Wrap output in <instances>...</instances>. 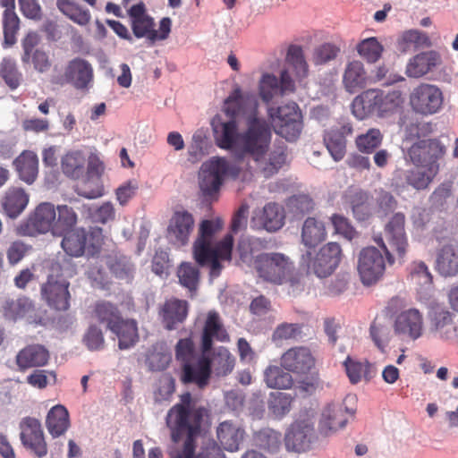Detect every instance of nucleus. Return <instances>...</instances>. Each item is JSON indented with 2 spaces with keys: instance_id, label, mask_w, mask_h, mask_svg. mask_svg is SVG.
Returning <instances> with one entry per match:
<instances>
[{
  "instance_id": "nucleus-55",
  "label": "nucleus",
  "mask_w": 458,
  "mask_h": 458,
  "mask_svg": "<svg viewBox=\"0 0 458 458\" xmlns=\"http://www.w3.org/2000/svg\"><path fill=\"white\" fill-rule=\"evenodd\" d=\"M286 62L293 67L297 77L304 78L308 75L309 66L301 47L291 45L287 51Z\"/></svg>"
},
{
  "instance_id": "nucleus-39",
  "label": "nucleus",
  "mask_w": 458,
  "mask_h": 458,
  "mask_svg": "<svg viewBox=\"0 0 458 458\" xmlns=\"http://www.w3.org/2000/svg\"><path fill=\"white\" fill-rule=\"evenodd\" d=\"M58 10L68 19L80 26H87L91 20L90 12L72 0H57Z\"/></svg>"
},
{
  "instance_id": "nucleus-24",
  "label": "nucleus",
  "mask_w": 458,
  "mask_h": 458,
  "mask_svg": "<svg viewBox=\"0 0 458 458\" xmlns=\"http://www.w3.org/2000/svg\"><path fill=\"white\" fill-rule=\"evenodd\" d=\"M49 358L50 353L46 346L39 344H31L18 352L15 363L19 371L24 372L29 369L46 366Z\"/></svg>"
},
{
  "instance_id": "nucleus-48",
  "label": "nucleus",
  "mask_w": 458,
  "mask_h": 458,
  "mask_svg": "<svg viewBox=\"0 0 458 458\" xmlns=\"http://www.w3.org/2000/svg\"><path fill=\"white\" fill-rule=\"evenodd\" d=\"M2 25L4 33V47H11L17 41V34L20 30V18L15 11H4L2 14Z\"/></svg>"
},
{
  "instance_id": "nucleus-22",
  "label": "nucleus",
  "mask_w": 458,
  "mask_h": 458,
  "mask_svg": "<svg viewBox=\"0 0 458 458\" xmlns=\"http://www.w3.org/2000/svg\"><path fill=\"white\" fill-rule=\"evenodd\" d=\"M193 225L194 219L191 213L187 211L175 212L167 228L169 241L177 247L186 245L193 230Z\"/></svg>"
},
{
  "instance_id": "nucleus-61",
  "label": "nucleus",
  "mask_w": 458,
  "mask_h": 458,
  "mask_svg": "<svg viewBox=\"0 0 458 458\" xmlns=\"http://www.w3.org/2000/svg\"><path fill=\"white\" fill-rule=\"evenodd\" d=\"M259 445L270 452H275L279 448L281 443V434L270 428L262 429L257 435Z\"/></svg>"
},
{
  "instance_id": "nucleus-58",
  "label": "nucleus",
  "mask_w": 458,
  "mask_h": 458,
  "mask_svg": "<svg viewBox=\"0 0 458 458\" xmlns=\"http://www.w3.org/2000/svg\"><path fill=\"white\" fill-rule=\"evenodd\" d=\"M340 52V48L334 44L325 43L314 49L312 61L316 65L327 64L334 60Z\"/></svg>"
},
{
  "instance_id": "nucleus-23",
  "label": "nucleus",
  "mask_w": 458,
  "mask_h": 458,
  "mask_svg": "<svg viewBox=\"0 0 458 458\" xmlns=\"http://www.w3.org/2000/svg\"><path fill=\"white\" fill-rule=\"evenodd\" d=\"M214 340L226 343L229 342L230 336L221 321L219 314L216 311H209L201 335V351L203 353L211 351Z\"/></svg>"
},
{
  "instance_id": "nucleus-27",
  "label": "nucleus",
  "mask_w": 458,
  "mask_h": 458,
  "mask_svg": "<svg viewBox=\"0 0 458 458\" xmlns=\"http://www.w3.org/2000/svg\"><path fill=\"white\" fill-rule=\"evenodd\" d=\"M284 210L274 202L266 204L259 216L252 218V226L265 229L267 232H276L284 225Z\"/></svg>"
},
{
  "instance_id": "nucleus-12",
  "label": "nucleus",
  "mask_w": 458,
  "mask_h": 458,
  "mask_svg": "<svg viewBox=\"0 0 458 458\" xmlns=\"http://www.w3.org/2000/svg\"><path fill=\"white\" fill-rule=\"evenodd\" d=\"M443 101V92L433 84L420 83L410 94L411 109L422 115L437 114L441 109Z\"/></svg>"
},
{
  "instance_id": "nucleus-18",
  "label": "nucleus",
  "mask_w": 458,
  "mask_h": 458,
  "mask_svg": "<svg viewBox=\"0 0 458 458\" xmlns=\"http://www.w3.org/2000/svg\"><path fill=\"white\" fill-rule=\"evenodd\" d=\"M404 214L397 212L391 216L384 227L385 238L399 259H403L409 249Z\"/></svg>"
},
{
  "instance_id": "nucleus-44",
  "label": "nucleus",
  "mask_w": 458,
  "mask_h": 458,
  "mask_svg": "<svg viewBox=\"0 0 458 458\" xmlns=\"http://www.w3.org/2000/svg\"><path fill=\"white\" fill-rule=\"evenodd\" d=\"M346 198L357 220L365 221L369 218L372 209L368 193L362 191H356L349 193Z\"/></svg>"
},
{
  "instance_id": "nucleus-25",
  "label": "nucleus",
  "mask_w": 458,
  "mask_h": 458,
  "mask_svg": "<svg viewBox=\"0 0 458 458\" xmlns=\"http://www.w3.org/2000/svg\"><path fill=\"white\" fill-rule=\"evenodd\" d=\"M353 129L351 123H344L339 128H333L324 135L325 145L335 162L341 161L346 154V137L352 135Z\"/></svg>"
},
{
  "instance_id": "nucleus-4",
  "label": "nucleus",
  "mask_w": 458,
  "mask_h": 458,
  "mask_svg": "<svg viewBox=\"0 0 458 458\" xmlns=\"http://www.w3.org/2000/svg\"><path fill=\"white\" fill-rule=\"evenodd\" d=\"M254 267L263 281L281 285L289 284L291 293L303 291L301 276L295 271L291 259L280 252L261 253L255 258Z\"/></svg>"
},
{
  "instance_id": "nucleus-30",
  "label": "nucleus",
  "mask_w": 458,
  "mask_h": 458,
  "mask_svg": "<svg viewBox=\"0 0 458 458\" xmlns=\"http://www.w3.org/2000/svg\"><path fill=\"white\" fill-rule=\"evenodd\" d=\"M395 330L400 334L409 335L415 340L421 336L423 318L416 309H410L400 313L395 319Z\"/></svg>"
},
{
  "instance_id": "nucleus-14",
  "label": "nucleus",
  "mask_w": 458,
  "mask_h": 458,
  "mask_svg": "<svg viewBox=\"0 0 458 458\" xmlns=\"http://www.w3.org/2000/svg\"><path fill=\"white\" fill-rule=\"evenodd\" d=\"M69 286L70 283L62 275H48L40 288L41 297L50 308L65 311L70 307Z\"/></svg>"
},
{
  "instance_id": "nucleus-47",
  "label": "nucleus",
  "mask_w": 458,
  "mask_h": 458,
  "mask_svg": "<svg viewBox=\"0 0 458 458\" xmlns=\"http://www.w3.org/2000/svg\"><path fill=\"white\" fill-rule=\"evenodd\" d=\"M212 370L217 377H225L230 374L235 366V358L225 347H218L211 359Z\"/></svg>"
},
{
  "instance_id": "nucleus-45",
  "label": "nucleus",
  "mask_w": 458,
  "mask_h": 458,
  "mask_svg": "<svg viewBox=\"0 0 458 458\" xmlns=\"http://www.w3.org/2000/svg\"><path fill=\"white\" fill-rule=\"evenodd\" d=\"M0 78L12 90L16 89L23 81V75L19 70L14 59L4 57L0 62Z\"/></svg>"
},
{
  "instance_id": "nucleus-19",
  "label": "nucleus",
  "mask_w": 458,
  "mask_h": 458,
  "mask_svg": "<svg viewBox=\"0 0 458 458\" xmlns=\"http://www.w3.org/2000/svg\"><path fill=\"white\" fill-rule=\"evenodd\" d=\"M280 361L284 369L297 375H306L315 367V358L304 346L290 348L282 355Z\"/></svg>"
},
{
  "instance_id": "nucleus-43",
  "label": "nucleus",
  "mask_w": 458,
  "mask_h": 458,
  "mask_svg": "<svg viewBox=\"0 0 458 458\" xmlns=\"http://www.w3.org/2000/svg\"><path fill=\"white\" fill-rule=\"evenodd\" d=\"M290 371L282 366L270 365L264 371V380L269 388L289 389L293 385Z\"/></svg>"
},
{
  "instance_id": "nucleus-36",
  "label": "nucleus",
  "mask_w": 458,
  "mask_h": 458,
  "mask_svg": "<svg viewBox=\"0 0 458 458\" xmlns=\"http://www.w3.org/2000/svg\"><path fill=\"white\" fill-rule=\"evenodd\" d=\"M438 173L430 167L414 166L404 171L403 176L408 186L417 191H424L429 187Z\"/></svg>"
},
{
  "instance_id": "nucleus-26",
  "label": "nucleus",
  "mask_w": 458,
  "mask_h": 458,
  "mask_svg": "<svg viewBox=\"0 0 458 458\" xmlns=\"http://www.w3.org/2000/svg\"><path fill=\"white\" fill-rule=\"evenodd\" d=\"M348 409L344 403H332L327 405L319 421V432L328 436L345 427L347 423L346 413Z\"/></svg>"
},
{
  "instance_id": "nucleus-20",
  "label": "nucleus",
  "mask_w": 458,
  "mask_h": 458,
  "mask_svg": "<svg viewBox=\"0 0 458 458\" xmlns=\"http://www.w3.org/2000/svg\"><path fill=\"white\" fill-rule=\"evenodd\" d=\"M430 331L445 341L458 337V327L454 322V315L445 309H435L429 315Z\"/></svg>"
},
{
  "instance_id": "nucleus-1",
  "label": "nucleus",
  "mask_w": 458,
  "mask_h": 458,
  "mask_svg": "<svg viewBox=\"0 0 458 458\" xmlns=\"http://www.w3.org/2000/svg\"><path fill=\"white\" fill-rule=\"evenodd\" d=\"M226 112L233 116L226 122L213 119L216 145L229 150L233 157L230 163L225 157H213L202 164L199 173V188L203 196L212 199L220 190L225 175L236 178L241 172L250 169V160L259 165L267 156L272 140V131L269 123L259 117L255 108L245 120V129L238 131L234 119L238 111L227 106Z\"/></svg>"
},
{
  "instance_id": "nucleus-49",
  "label": "nucleus",
  "mask_w": 458,
  "mask_h": 458,
  "mask_svg": "<svg viewBox=\"0 0 458 458\" xmlns=\"http://www.w3.org/2000/svg\"><path fill=\"white\" fill-rule=\"evenodd\" d=\"M356 50L359 55L369 64L377 63L382 56L384 46L376 37H370L361 40Z\"/></svg>"
},
{
  "instance_id": "nucleus-46",
  "label": "nucleus",
  "mask_w": 458,
  "mask_h": 458,
  "mask_svg": "<svg viewBox=\"0 0 458 458\" xmlns=\"http://www.w3.org/2000/svg\"><path fill=\"white\" fill-rule=\"evenodd\" d=\"M32 310V301L26 297H21L16 300L7 299L3 305L4 316L5 318L13 321L25 317Z\"/></svg>"
},
{
  "instance_id": "nucleus-13",
  "label": "nucleus",
  "mask_w": 458,
  "mask_h": 458,
  "mask_svg": "<svg viewBox=\"0 0 458 458\" xmlns=\"http://www.w3.org/2000/svg\"><path fill=\"white\" fill-rule=\"evenodd\" d=\"M19 428L23 447L37 458L47 456L48 448L39 420L25 417L20 421Z\"/></svg>"
},
{
  "instance_id": "nucleus-32",
  "label": "nucleus",
  "mask_w": 458,
  "mask_h": 458,
  "mask_svg": "<svg viewBox=\"0 0 458 458\" xmlns=\"http://www.w3.org/2000/svg\"><path fill=\"white\" fill-rule=\"evenodd\" d=\"M13 165L19 178L27 184H32L38 174V156L30 150H24L14 160Z\"/></svg>"
},
{
  "instance_id": "nucleus-29",
  "label": "nucleus",
  "mask_w": 458,
  "mask_h": 458,
  "mask_svg": "<svg viewBox=\"0 0 458 458\" xmlns=\"http://www.w3.org/2000/svg\"><path fill=\"white\" fill-rule=\"evenodd\" d=\"M436 269L445 277L458 275L457 242H449L439 249L437 254Z\"/></svg>"
},
{
  "instance_id": "nucleus-38",
  "label": "nucleus",
  "mask_w": 458,
  "mask_h": 458,
  "mask_svg": "<svg viewBox=\"0 0 458 458\" xmlns=\"http://www.w3.org/2000/svg\"><path fill=\"white\" fill-rule=\"evenodd\" d=\"M344 367L350 382L353 385L360 383L362 378L369 381L375 375L372 365L367 360L360 361L347 356Z\"/></svg>"
},
{
  "instance_id": "nucleus-8",
  "label": "nucleus",
  "mask_w": 458,
  "mask_h": 458,
  "mask_svg": "<svg viewBox=\"0 0 458 458\" xmlns=\"http://www.w3.org/2000/svg\"><path fill=\"white\" fill-rule=\"evenodd\" d=\"M267 114L278 135L289 141L299 138L302 129V114L295 102L269 107Z\"/></svg>"
},
{
  "instance_id": "nucleus-60",
  "label": "nucleus",
  "mask_w": 458,
  "mask_h": 458,
  "mask_svg": "<svg viewBox=\"0 0 458 458\" xmlns=\"http://www.w3.org/2000/svg\"><path fill=\"white\" fill-rule=\"evenodd\" d=\"M27 383L34 387L43 389L47 386L50 380L55 384L56 381L55 372L45 369H36L27 377Z\"/></svg>"
},
{
  "instance_id": "nucleus-52",
  "label": "nucleus",
  "mask_w": 458,
  "mask_h": 458,
  "mask_svg": "<svg viewBox=\"0 0 458 458\" xmlns=\"http://www.w3.org/2000/svg\"><path fill=\"white\" fill-rule=\"evenodd\" d=\"M172 361L171 352L164 346H154L147 356L146 363L151 371H163Z\"/></svg>"
},
{
  "instance_id": "nucleus-9",
  "label": "nucleus",
  "mask_w": 458,
  "mask_h": 458,
  "mask_svg": "<svg viewBox=\"0 0 458 458\" xmlns=\"http://www.w3.org/2000/svg\"><path fill=\"white\" fill-rule=\"evenodd\" d=\"M342 249L336 242H328L313 256L307 251L301 256V266L307 267L318 277H327L334 273L342 259Z\"/></svg>"
},
{
  "instance_id": "nucleus-31",
  "label": "nucleus",
  "mask_w": 458,
  "mask_h": 458,
  "mask_svg": "<svg viewBox=\"0 0 458 458\" xmlns=\"http://www.w3.org/2000/svg\"><path fill=\"white\" fill-rule=\"evenodd\" d=\"M30 201V195L24 189L19 187L9 188L1 201L5 215L10 218L18 217L26 208Z\"/></svg>"
},
{
  "instance_id": "nucleus-15",
  "label": "nucleus",
  "mask_w": 458,
  "mask_h": 458,
  "mask_svg": "<svg viewBox=\"0 0 458 458\" xmlns=\"http://www.w3.org/2000/svg\"><path fill=\"white\" fill-rule=\"evenodd\" d=\"M386 260L376 247H367L360 250L358 260V272L365 285L377 283L384 275Z\"/></svg>"
},
{
  "instance_id": "nucleus-63",
  "label": "nucleus",
  "mask_w": 458,
  "mask_h": 458,
  "mask_svg": "<svg viewBox=\"0 0 458 458\" xmlns=\"http://www.w3.org/2000/svg\"><path fill=\"white\" fill-rule=\"evenodd\" d=\"M289 207L296 215L304 216L313 210L314 201L306 194L293 196L289 200Z\"/></svg>"
},
{
  "instance_id": "nucleus-41",
  "label": "nucleus",
  "mask_w": 458,
  "mask_h": 458,
  "mask_svg": "<svg viewBox=\"0 0 458 458\" xmlns=\"http://www.w3.org/2000/svg\"><path fill=\"white\" fill-rule=\"evenodd\" d=\"M57 216L53 227V235L62 236L64 233L74 230L73 227L78 222V216L74 209L67 205H58L55 208Z\"/></svg>"
},
{
  "instance_id": "nucleus-64",
  "label": "nucleus",
  "mask_w": 458,
  "mask_h": 458,
  "mask_svg": "<svg viewBox=\"0 0 458 458\" xmlns=\"http://www.w3.org/2000/svg\"><path fill=\"white\" fill-rule=\"evenodd\" d=\"M372 80L374 82H381L383 85H392L404 81V78L391 72L386 65H379L373 71Z\"/></svg>"
},
{
  "instance_id": "nucleus-56",
  "label": "nucleus",
  "mask_w": 458,
  "mask_h": 458,
  "mask_svg": "<svg viewBox=\"0 0 458 458\" xmlns=\"http://www.w3.org/2000/svg\"><path fill=\"white\" fill-rule=\"evenodd\" d=\"M293 399V396L287 393H271L268 409L276 417L281 418L290 411Z\"/></svg>"
},
{
  "instance_id": "nucleus-5",
  "label": "nucleus",
  "mask_w": 458,
  "mask_h": 458,
  "mask_svg": "<svg viewBox=\"0 0 458 458\" xmlns=\"http://www.w3.org/2000/svg\"><path fill=\"white\" fill-rule=\"evenodd\" d=\"M403 104L404 98L401 90L369 89L354 98L352 112L356 118L362 120L375 113L379 116L394 114L403 108Z\"/></svg>"
},
{
  "instance_id": "nucleus-50",
  "label": "nucleus",
  "mask_w": 458,
  "mask_h": 458,
  "mask_svg": "<svg viewBox=\"0 0 458 458\" xmlns=\"http://www.w3.org/2000/svg\"><path fill=\"white\" fill-rule=\"evenodd\" d=\"M383 139L379 129L371 128L356 137V148L360 153L371 154L382 144Z\"/></svg>"
},
{
  "instance_id": "nucleus-42",
  "label": "nucleus",
  "mask_w": 458,
  "mask_h": 458,
  "mask_svg": "<svg viewBox=\"0 0 458 458\" xmlns=\"http://www.w3.org/2000/svg\"><path fill=\"white\" fill-rule=\"evenodd\" d=\"M327 232L322 222L308 217L303 224L301 240L305 246L315 247L326 239Z\"/></svg>"
},
{
  "instance_id": "nucleus-16",
  "label": "nucleus",
  "mask_w": 458,
  "mask_h": 458,
  "mask_svg": "<svg viewBox=\"0 0 458 458\" xmlns=\"http://www.w3.org/2000/svg\"><path fill=\"white\" fill-rule=\"evenodd\" d=\"M93 81V68L85 59L75 57L68 62L64 75L53 76L51 82L59 86L72 83L77 89H85Z\"/></svg>"
},
{
  "instance_id": "nucleus-37",
  "label": "nucleus",
  "mask_w": 458,
  "mask_h": 458,
  "mask_svg": "<svg viewBox=\"0 0 458 458\" xmlns=\"http://www.w3.org/2000/svg\"><path fill=\"white\" fill-rule=\"evenodd\" d=\"M438 60L439 55L434 51L420 53L410 60L406 74L412 78L422 77L437 64Z\"/></svg>"
},
{
  "instance_id": "nucleus-28",
  "label": "nucleus",
  "mask_w": 458,
  "mask_h": 458,
  "mask_svg": "<svg viewBox=\"0 0 458 458\" xmlns=\"http://www.w3.org/2000/svg\"><path fill=\"white\" fill-rule=\"evenodd\" d=\"M189 304L186 301L170 299L165 301L159 312L162 323L167 330H174L182 323L188 315Z\"/></svg>"
},
{
  "instance_id": "nucleus-10",
  "label": "nucleus",
  "mask_w": 458,
  "mask_h": 458,
  "mask_svg": "<svg viewBox=\"0 0 458 458\" xmlns=\"http://www.w3.org/2000/svg\"><path fill=\"white\" fill-rule=\"evenodd\" d=\"M446 153L445 146L440 140H418L407 149L406 160L413 166H426L440 171V160Z\"/></svg>"
},
{
  "instance_id": "nucleus-35",
  "label": "nucleus",
  "mask_w": 458,
  "mask_h": 458,
  "mask_svg": "<svg viewBox=\"0 0 458 458\" xmlns=\"http://www.w3.org/2000/svg\"><path fill=\"white\" fill-rule=\"evenodd\" d=\"M216 437L224 449L234 452L239 449L243 438V430L232 421L221 422L216 428Z\"/></svg>"
},
{
  "instance_id": "nucleus-40",
  "label": "nucleus",
  "mask_w": 458,
  "mask_h": 458,
  "mask_svg": "<svg viewBox=\"0 0 458 458\" xmlns=\"http://www.w3.org/2000/svg\"><path fill=\"white\" fill-rule=\"evenodd\" d=\"M85 162L86 159L81 151H70L62 157V171L69 178L80 179L85 172Z\"/></svg>"
},
{
  "instance_id": "nucleus-59",
  "label": "nucleus",
  "mask_w": 458,
  "mask_h": 458,
  "mask_svg": "<svg viewBox=\"0 0 458 458\" xmlns=\"http://www.w3.org/2000/svg\"><path fill=\"white\" fill-rule=\"evenodd\" d=\"M278 91H280L278 79L273 74H264L259 83L261 98L269 102Z\"/></svg>"
},
{
  "instance_id": "nucleus-11",
  "label": "nucleus",
  "mask_w": 458,
  "mask_h": 458,
  "mask_svg": "<svg viewBox=\"0 0 458 458\" xmlns=\"http://www.w3.org/2000/svg\"><path fill=\"white\" fill-rule=\"evenodd\" d=\"M55 218L56 213L54 204L41 202L19 225L18 233L22 236H36L48 232L53 233Z\"/></svg>"
},
{
  "instance_id": "nucleus-33",
  "label": "nucleus",
  "mask_w": 458,
  "mask_h": 458,
  "mask_svg": "<svg viewBox=\"0 0 458 458\" xmlns=\"http://www.w3.org/2000/svg\"><path fill=\"white\" fill-rule=\"evenodd\" d=\"M344 86L349 93H354L367 85L366 71L360 61L349 62L343 75Z\"/></svg>"
},
{
  "instance_id": "nucleus-2",
  "label": "nucleus",
  "mask_w": 458,
  "mask_h": 458,
  "mask_svg": "<svg viewBox=\"0 0 458 458\" xmlns=\"http://www.w3.org/2000/svg\"><path fill=\"white\" fill-rule=\"evenodd\" d=\"M210 411L203 405H199L196 398L186 392L180 396V403L174 404L166 415V425L171 429L174 442H178L186 436L182 450L171 451V458H225L221 449L215 444L203 447L194 456V437L199 434L201 424L208 418Z\"/></svg>"
},
{
  "instance_id": "nucleus-21",
  "label": "nucleus",
  "mask_w": 458,
  "mask_h": 458,
  "mask_svg": "<svg viewBox=\"0 0 458 458\" xmlns=\"http://www.w3.org/2000/svg\"><path fill=\"white\" fill-rule=\"evenodd\" d=\"M314 427L308 420H298L291 425L284 437L287 450L297 453L309 449Z\"/></svg>"
},
{
  "instance_id": "nucleus-6",
  "label": "nucleus",
  "mask_w": 458,
  "mask_h": 458,
  "mask_svg": "<svg viewBox=\"0 0 458 458\" xmlns=\"http://www.w3.org/2000/svg\"><path fill=\"white\" fill-rule=\"evenodd\" d=\"M93 317L117 337L120 350L129 349L138 342L136 320L124 318L117 305L106 301H98L93 309Z\"/></svg>"
},
{
  "instance_id": "nucleus-51",
  "label": "nucleus",
  "mask_w": 458,
  "mask_h": 458,
  "mask_svg": "<svg viewBox=\"0 0 458 458\" xmlns=\"http://www.w3.org/2000/svg\"><path fill=\"white\" fill-rule=\"evenodd\" d=\"M286 147L279 145L269 153L267 162L260 167L261 173L265 177H270L276 174L286 161Z\"/></svg>"
},
{
  "instance_id": "nucleus-62",
  "label": "nucleus",
  "mask_w": 458,
  "mask_h": 458,
  "mask_svg": "<svg viewBox=\"0 0 458 458\" xmlns=\"http://www.w3.org/2000/svg\"><path fill=\"white\" fill-rule=\"evenodd\" d=\"M155 22L153 18L147 16L131 22L134 36L138 38H147L151 42V34L154 33Z\"/></svg>"
},
{
  "instance_id": "nucleus-7",
  "label": "nucleus",
  "mask_w": 458,
  "mask_h": 458,
  "mask_svg": "<svg viewBox=\"0 0 458 458\" xmlns=\"http://www.w3.org/2000/svg\"><path fill=\"white\" fill-rule=\"evenodd\" d=\"M62 236V249L67 255L74 258L98 254L104 241L102 229L99 227H90L88 230L80 227Z\"/></svg>"
},
{
  "instance_id": "nucleus-34",
  "label": "nucleus",
  "mask_w": 458,
  "mask_h": 458,
  "mask_svg": "<svg viewBox=\"0 0 458 458\" xmlns=\"http://www.w3.org/2000/svg\"><path fill=\"white\" fill-rule=\"evenodd\" d=\"M46 427L52 437L64 435L70 427L67 409L61 404L52 407L47 415Z\"/></svg>"
},
{
  "instance_id": "nucleus-3",
  "label": "nucleus",
  "mask_w": 458,
  "mask_h": 458,
  "mask_svg": "<svg viewBox=\"0 0 458 458\" xmlns=\"http://www.w3.org/2000/svg\"><path fill=\"white\" fill-rule=\"evenodd\" d=\"M225 222L221 217L205 219L199 226L198 237L193 244V256L200 266H208L210 276L220 275L223 262H231L233 247V237L227 233L221 241L216 240L217 234L223 230Z\"/></svg>"
},
{
  "instance_id": "nucleus-54",
  "label": "nucleus",
  "mask_w": 458,
  "mask_h": 458,
  "mask_svg": "<svg viewBox=\"0 0 458 458\" xmlns=\"http://www.w3.org/2000/svg\"><path fill=\"white\" fill-rule=\"evenodd\" d=\"M180 284L190 292H195L199 282V268L189 262L182 263L177 270Z\"/></svg>"
},
{
  "instance_id": "nucleus-53",
  "label": "nucleus",
  "mask_w": 458,
  "mask_h": 458,
  "mask_svg": "<svg viewBox=\"0 0 458 458\" xmlns=\"http://www.w3.org/2000/svg\"><path fill=\"white\" fill-rule=\"evenodd\" d=\"M174 354L176 361L180 364V369L200 355L197 352L195 343L191 337L179 339L174 346Z\"/></svg>"
},
{
  "instance_id": "nucleus-17",
  "label": "nucleus",
  "mask_w": 458,
  "mask_h": 458,
  "mask_svg": "<svg viewBox=\"0 0 458 458\" xmlns=\"http://www.w3.org/2000/svg\"><path fill=\"white\" fill-rule=\"evenodd\" d=\"M201 352L197 359L184 364L180 369L179 378L184 385L193 384L199 389L205 388L210 381L212 375L211 359Z\"/></svg>"
},
{
  "instance_id": "nucleus-57",
  "label": "nucleus",
  "mask_w": 458,
  "mask_h": 458,
  "mask_svg": "<svg viewBox=\"0 0 458 458\" xmlns=\"http://www.w3.org/2000/svg\"><path fill=\"white\" fill-rule=\"evenodd\" d=\"M82 342L89 351H99L105 346V337L100 327L90 325L86 330Z\"/></svg>"
}]
</instances>
